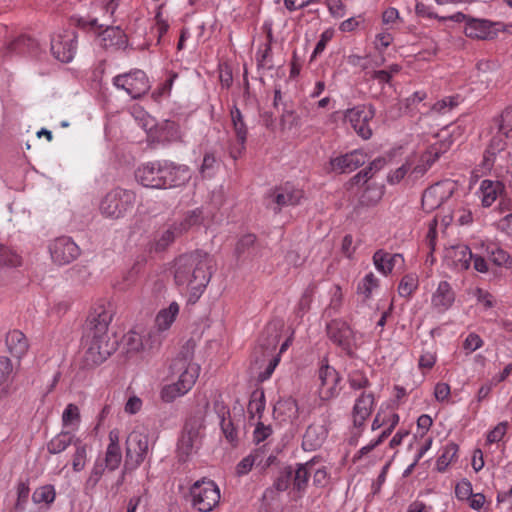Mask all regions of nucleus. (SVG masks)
<instances>
[{
	"label": "nucleus",
	"mask_w": 512,
	"mask_h": 512,
	"mask_svg": "<svg viewBox=\"0 0 512 512\" xmlns=\"http://www.w3.org/2000/svg\"><path fill=\"white\" fill-rule=\"evenodd\" d=\"M112 312L103 305L94 307L88 314L83 326L81 345L83 347V366L91 369L105 362L117 349V340L111 341L108 326Z\"/></svg>",
	"instance_id": "1"
},
{
	"label": "nucleus",
	"mask_w": 512,
	"mask_h": 512,
	"mask_svg": "<svg viewBox=\"0 0 512 512\" xmlns=\"http://www.w3.org/2000/svg\"><path fill=\"white\" fill-rule=\"evenodd\" d=\"M212 277V258L200 249L181 254L174 260V282L190 289L189 301L194 303L205 291Z\"/></svg>",
	"instance_id": "2"
},
{
	"label": "nucleus",
	"mask_w": 512,
	"mask_h": 512,
	"mask_svg": "<svg viewBox=\"0 0 512 512\" xmlns=\"http://www.w3.org/2000/svg\"><path fill=\"white\" fill-rule=\"evenodd\" d=\"M191 178L190 168L170 160L147 162L135 171L139 184L152 189H170L185 185Z\"/></svg>",
	"instance_id": "3"
},
{
	"label": "nucleus",
	"mask_w": 512,
	"mask_h": 512,
	"mask_svg": "<svg viewBox=\"0 0 512 512\" xmlns=\"http://www.w3.org/2000/svg\"><path fill=\"white\" fill-rule=\"evenodd\" d=\"M209 408V402L206 401L203 407H199L186 419L181 431V435L177 441V460L179 463L189 461L194 448L198 449V441L200 439V430L203 429L205 422V414Z\"/></svg>",
	"instance_id": "4"
},
{
	"label": "nucleus",
	"mask_w": 512,
	"mask_h": 512,
	"mask_svg": "<svg viewBox=\"0 0 512 512\" xmlns=\"http://www.w3.org/2000/svg\"><path fill=\"white\" fill-rule=\"evenodd\" d=\"M188 497L193 509L210 512L220 501V489L215 481L203 477L189 487Z\"/></svg>",
	"instance_id": "5"
},
{
	"label": "nucleus",
	"mask_w": 512,
	"mask_h": 512,
	"mask_svg": "<svg viewBox=\"0 0 512 512\" xmlns=\"http://www.w3.org/2000/svg\"><path fill=\"white\" fill-rule=\"evenodd\" d=\"M326 334L328 339L339 347L347 357L355 358L356 344L355 331L341 318L332 319L326 324Z\"/></svg>",
	"instance_id": "6"
},
{
	"label": "nucleus",
	"mask_w": 512,
	"mask_h": 512,
	"mask_svg": "<svg viewBox=\"0 0 512 512\" xmlns=\"http://www.w3.org/2000/svg\"><path fill=\"white\" fill-rule=\"evenodd\" d=\"M134 202V192L115 188L109 191L101 200L100 211L105 217L119 219L133 208Z\"/></svg>",
	"instance_id": "7"
},
{
	"label": "nucleus",
	"mask_w": 512,
	"mask_h": 512,
	"mask_svg": "<svg viewBox=\"0 0 512 512\" xmlns=\"http://www.w3.org/2000/svg\"><path fill=\"white\" fill-rule=\"evenodd\" d=\"M124 470L137 469L146 459L149 452V434L133 430L126 438Z\"/></svg>",
	"instance_id": "8"
},
{
	"label": "nucleus",
	"mask_w": 512,
	"mask_h": 512,
	"mask_svg": "<svg viewBox=\"0 0 512 512\" xmlns=\"http://www.w3.org/2000/svg\"><path fill=\"white\" fill-rule=\"evenodd\" d=\"M376 115V108L373 104H357L344 111L343 119L349 122L356 134L363 140L372 137L373 131L370 127L371 120Z\"/></svg>",
	"instance_id": "9"
},
{
	"label": "nucleus",
	"mask_w": 512,
	"mask_h": 512,
	"mask_svg": "<svg viewBox=\"0 0 512 512\" xmlns=\"http://www.w3.org/2000/svg\"><path fill=\"white\" fill-rule=\"evenodd\" d=\"M113 85L123 89L133 99H139L150 89L146 73L140 69H133L128 73L119 74L113 78Z\"/></svg>",
	"instance_id": "10"
},
{
	"label": "nucleus",
	"mask_w": 512,
	"mask_h": 512,
	"mask_svg": "<svg viewBox=\"0 0 512 512\" xmlns=\"http://www.w3.org/2000/svg\"><path fill=\"white\" fill-rule=\"evenodd\" d=\"M370 159V155L362 148L331 157L329 160V172L336 174H349L362 167Z\"/></svg>",
	"instance_id": "11"
},
{
	"label": "nucleus",
	"mask_w": 512,
	"mask_h": 512,
	"mask_svg": "<svg viewBox=\"0 0 512 512\" xmlns=\"http://www.w3.org/2000/svg\"><path fill=\"white\" fill-rule=\"evenodd\" d=\"M318 378L320 380V394L322 400L328 401L336 398L340 394L342 390L340 386L342 376L334 367L329 365L327 357H324L320 361Z\"/></svg>",
	"instance_id": "12"
},
{
	"label": "nucleus",
	"mask_w": 512,
	"mask_h": 512,
	"mask_svg": "<svg viewBox=\"0 0 512 512\" xmlns=\"http://www.w3.org/2000/svg\"><path fill=\"white\" fill-rule=\"evenodd\" d=\"M78 33L75 30H64L51 39V53L62 63L73 60L78 44Z\"/></svg>",
	"instance_id": "13"
},
{
	"label": "nucleus",
	"mask_w": 512,
	"mask_h": 512,
	"mask_svg": "<svg viewBox=\"0 0 512 512\" xmlns=\"http://www.w3.org/2000/svg\"><path fill=\"white\" fill-rule=\"evenodd\" d=\"M147 136L152 142L164 143L174 142L181 138L180 126L177 122L166 119L160 123L154 119L143 124Z\"/></svg>",
	"instance_id": "14"
},
{
	"label": "nucleus",
	"mask_w": 512,
	"mask_h": 512,
	"mask_svg": "<svg viewBox=\"0 0 512 512\" xmlns=\"http://www.w3.org/2000/svg\"><path fill=\"white\" fill-rule=\"evenodd\" d=\"M49 251L54 263L59 266L73 262L80 255V248L71 237L60 236L50 245Z\"/></svg>",
	"instance_id": "15"
},
{
	"label": "nucleus",
	"mask_w": 512,
	"mask_h": 512,
	"mask_svg": "<svg viewBox=\"0 0 512 512\" xmlns=\"http://www.w3.org/2000/svg\"><path fill=\"white\" fill-rule=\"evenodd\" d=\"M502 27L501 22L472 17L465 24L464 34L471 39L492 40L497 37Z\"/></svg>",
	"instance_id": "16"
},
{
	"label": "nucleus",
	"mask_w": 512,
	"mask_h": 512,
	"mask_svg": "<svg viewBox=\"0 0 512 512\" xmlns=\"http://www.w3.org/2000/svg\"><path fill=\"white\" fill-rule=\"evenodd\" d=\"M445 258L452 269L466 271L470 268L473 253L469 246L458 244L447 250Z\"/></svg>",
	"instance_id": "17"
},
{
	"label": "nucleus",
	"mask_w": 512,
	"mask_h": 512,
	"mask_svg": "<svg viewBox=\"0 0 512 512\" xmlns=\"http://www.w3.org/2000/svg\"><path fill=\"white\" fill-rule=\"evenodd\" d=\"M230 116L231 121L233 125V130L236 136L238 148L236 149L237 152L234 150L231 152V156L234 159H237V157L246 149V142H247V136H248V127L244 121L243 114L241 110L237 107L236 104L233 105V107L230 110Z\"/></svg>",
	"instance_id": "18"
},
{
	"label": "nucleus",
	"mask_w": 512,
	"mask_h": 512,
	"mask_svg": "<svg viewBox=\"0 0 512 512\" xmlns=\"http://www.w3.org/2000/svg\"><path fill=\"white\" fill-rule=\"evenodd\" d=\"M509 137L504 135L503 133L497 131V133L491 138L489 141L484 154H483V160L480 164L483 170L485 171H491L494 164L496 157L499 153L504 151L507 147V139Z\"/></svg>",
	"instance_id": "19"
},
{
	"label": "nucleus",
	"mask_w": 512,
	"mask_h": 512,
	"mask_svg": "<svg viewBox=\"0 0 512 512\" xmlns=\"http://www.w3.org/2000/svg\"><path fill=\"white\" fill-rule=\"evenodd\" d=\"M455 292L448 281H440L436 291L432 294L431 304L439 313L449 310L455 302Z\"/></svg>",
	"instance_id": "20"
},
{
	"label": "nucleus",
	"mask_w": 512,
	"mask_h": 512,
	"mask_svg": "<svg viewBox=\"0 0 512 512\" xmlns=\"http://www.w3.org/2000/svg\"><path fill=\"white\" fill-rule=\"evenodd\" d=\"M38 42L28 35H20L10 41L4 50V56L29 55L35 56L38 53Z\"/></svg>",
	"instance_id": "21"
},
{
	"label": "nucleus",
	"mask_w": 512,
	"mask_h": 512,
	"mask_svg": "<svg viewBox=\"0 0 512 512\" xmlns=\"http://www.w3.org/2000/svg\"><path fill=\"white\" fill-rule=\"evenodd\" d=\"M181 235L178 227L173 222L167 228L154 233L153 240L149 243V251L155 253L164 252L174 243L175 239Z\"/></svg>",
	"instance_id": "22"
},
{
	"label": "nucleus",
	"mask_w": 512,
	"mask_h": 512,
	"mask_svg": "<svg viewBox=\"0 0 512 512\" xmlns=\"http://www.w3.org/2000/svg\"><path fill=\"white\" fill-rule=\"evenodd\" d=\"M97 36L105 49L110 47L126 49L128 46L127 35L119 26H106L103 30L97 32Z\"/></svg>",
	"instance_id": "23"
},
{
	"label": "nucleus",
	"mask_w": 512,
	"mask_h": 512,
	"mask_svg": "<svg viewBox=\"0 0 512 512\" xmlns=\"http://www.w3.org/2000/svg\"><path fill=\"white\" fill-rule=\"evenodd\" d=\"M328 429L324 425L310 424L303 435L302 448L304 451H316L328 437Z\"/></svg>",
	"instance_id": "24"
},
{
	"label": "nucleus",
	"mask_w": 512,
	"mask_h": 512,
	"mask_svg": "<svg viewBox=\"0 0 512 512\" xmlns=\"http://www.w3.org/2000/svg\"><path fill=\"white\" fill-rule=\"evenodd\" d=\"M108 437L109 444L102 462L109 471H114L119 467L122 461V453L119 445V431L117 429L111 430Z\"/></svg>",
	"instance_id": "25"
},
{
	"label": "nucleus",
	"mask_w": 512,
	"mask_h": 512,
	"mask_svg": "<svg viewBox=\"0 0 512 512\" xmlns=\"http://www.w3.org/2000/svg\"><path fill=\"white\" fill-rule=\"evenodd\" d=\"M305 465L302 463H296L293 467V476L290 487V492L293 494V499H301L307 492L311 473L305 470Z\"/></svg>",
	"instance_id": "26"
},
{
	"label": "nucleus",
	"mask_w": 512,
	"mask_h": 512,
	"mask_svg": "<svg viewBox=\"0 0 512 512\" xmlns=\"http://www.w3.org/2000/svg\"><path fill=\"white\" fill-rule=\"evenodd\" d=\"M302 198L303 191L294 188L289 183H286L284 186L276 188L273 196V201L278 205V209H275V212L280 211V208L283 206L298 205Z\"/></svg>",
	"instance_id": "27"
},
{
	"label": "nucleus",
	"mask_w": 512,
	"mask_h": 512,
	"mask_svg": "<svg viewBox=\"0 0 512 512\" xmlns=\"http://www.w3.org/2000/svg\"><path fill=\"white\" fill-rule=\"evenodd\" d=\"M214 410L220 418V427L225 438L230 442L234 443L238 440L237 429L234 426L230 418V410L220 401L214 402Z\"/></svg>",
	"instance_id": "28"
},
{
	"label": "nucleus",
	"mask_w": 512,
	"mask_h": 512,
	"mask_svg": "<svg viewBox=\"0 0 512 512\" xmlns=\"http://www.w3.org/2000/svg\"><path fill=\"white\" fill-rule=\"evenodd\" d=\"M273 414L281 421H293L299 417V407L293 397L280 398L274 405Z\"/></svg>",
	"instance_id": "29"
},
{
	"label": "nucleus",
	"mask_w": 512,
	"mask_h": 512,
	"mask_svg": "<svg viewBox=\"0 0 512 512\" xmlns=\"http://www.w3.org/2000/svg\"><path fill=\"white\" fill-rule=\"evenodd\" d=\"M479 190L482 194V206L488 208L505 192V185L498 180L485 179L481 182Z\"/></svg>",
	"instance_id": "30"
},
{
	"label": "nucleus",
	"mask_w": 512,
	"mask_h": 512,
	"mask_svg": "<svg viewBox=\"0 0 512 512\" xmlns=\"http://www.w3.org/2000/svg\"><path fill=\"white\" fill-rule=\"evenodd\" d=\"M5 343L10 354L16 358L25 355L29 347L25 334L17 329L6 334Z\"/></svg>",
	"instance_id": "31"
},
{
	"label": "nucleus",
	"mask_w": 512,
	"mask_h": 512,
	"mask_svg": "<svg viewBox=\"0 0 512 512\" xmlns=\"http://www.w3.org/2000/svg\"><path fill=\"white\" fill-rule=\"evenodd\" d=\"M205 219L206 216L203 207H197L186 211L183 219L174 223L178 227L179 232L183 235L193 228H200L204 224Z\"/></svg>",
	"instance_id": "32"
},
{
	"label": "nucleus",
	"mask_w": 512,
	"mask_h": 512,
	"mask_svg": "<svg viewBox=\"0 0 512 512\" xmlns=\"http://www.w3.org/2000/svg\"><path fill=\"white\" fill-rule=\"evenodd\" d=\"M398 259L404 262L402 254H390L383 249L377 250L373 255L375 268L383 275H388L392 272Z\"/></svg>",
	"instance_id": "33"
},
{
	"label": "nucleus",
	"mask_w": 512,
	"mask_h": 512,
	"mask_svg": "<svg viewBox=\"0 0 512 512\" xmlns=\"http://www.w3.org/2000/svg\"><path fill=\"white\" fill-rule=\"evenodd\" d=\"M78 439L79 437H76L72 431L62 430L47 443V451L52 455L59 454L65 451L70 445L74 446Z\"/></svg>",
	"instance_id": "34"
},
{
	"label": "nucleus",
	"mask_w": 512,
	"mask_h": 512,
	"mask_svg": "<svg viewBox=\"0 0 512 512\" xmlns=\"http://www.w3.org/2000/svg\"><path fill=\"white\" fill-rule=\"evenodd\" d=\"M439 189V184H436L424 190L421 197V207L426 213L434 211L444 203L445 196Z\"/></svg>",
	"instance_id": "35"
},
{
	"label": "nucleus",
	"mask_w": 512,
	"mask_h": 512,
	"mask_svg": "<svg viewBox=\"0 0 512 512\" xmlns=\"http://www.w3.org/2000/svg\"><path fill=\"white\" fill-rule=\"evenodd\" d=\"M293 476V466L283 465L280 467L277 475L274 477L271 487L266 489V493L276 491L278 493L286 492L291 487Z\"/></svg>",
	"instance_id": "36"
},
{
	"label": "nucleus",
	"mask_w": 512,
	"mask_h": 512,
	"mask_svg": "<svg viewBox=\"0 0 512 512\" xmlns=\"http://www.w3.org/2000/svg\"><path fill=\"white\" fill-rule=\"evenodd\" d=\"M302 125L300 115L288 104L282 103V110L279 117V126L282 131L300 128Z\"/></svg>",
	"instance_id": "37"
},
{
	"label": "nucleus",
	"mask_w": 512,
	"mask_h": 512,
	"mask_svg": "<svg viewBox=\"0 0 512 512\" xmlns=\"http://www.w3.org/2000/svg\"><path fill=\"white\" fill-rule=\"evenodd\" d=\"M485 252L489 256L490 261L494 265L498 267H505L507 269L512 268L511 255L501 247L497 246L496 244H488L485 247Z\"/></svg>",
	"instance_id": "38"
},
{
	"label": "nucleus",
	"mask_w": 512,
	"mask_h": 512,
	"mask_svg": "<svg viewBox=\"0 0 512 512\" xmlns=\"http://www.w3.org/2000/svg\"><path fill=\"white\" fill-rule=\"evenodd\" d=\"M440 140L427 149V154L431 156L432 162H436L444 153H446L456 141L452 136L442 130L437 134Z\"/></svg>",
	"instance_id": "39"
},
{
	"label": "nucleus",
	"mask_w": 512,
	"mask_h": 512,
	"mask_svg": "<svg viewBox=\"0 0 512 512\" xmlns=\"http://www.w3.org/2000/svg\"><path fill=\"white\" fill-rule=\"evenodd\" d=\"M258 247L257 236L253 233L242 235L235 246V255L238 259L254 255Z\"/></svg>",
	"instance_id": "40"
},
{
	"label": "nucleus",
	"mask_w": 512,
	"mask_h": 512,
	"mask_svg": "<svg viewBox=\"0 0 512 512\" xmlns=\"http://www.w3.org/2000/svg\"><path fill=\"white\" fill-rule=\"evenodd\" d=\"M459 446L453 441L448 442L438 456L436 461V470L440 473L446 471L448 465L457 460Z\"/></svg>",
	"instance_id": "41"
},
{
	"label": "nucleus",
	"mask_w": 512,
	"mask_h": 512,
	"mask_svg": "<svg viewBox=\"0 0 512 512\" xmlns=\"http://www.w3.org/2000/svg\"><path fill=\"white\" fill-rule=\"evenodd\" d=\"M56 499V490L54 485L45 484L36 488L32 494V501L36 505H45L47 509L51 507Z\"/></svg>",
	"instance_id": "42"
},
{
	"label": "nucleus",
	"mask_w": 512,
	"mask_h": 512,
	"mask_svg": "<svg viewBox=\"0 0 512 512\" xmlns=\"http://www.w3.org/2000/svg\"><path fill=\"white\" fill-rule=\"evenodd\" d=\"M194 347L195 343L192 340L187 341L186 344L182 346L177 357L173 360L170 369L172 371H181L184 367L193 365L191 361L194 356Z\"/></svg>",
	"instance_id": "43"
},
{
	"label": "nucleus",
	"mask_w": 512,
	"mask_h": 512,
	"mask_svg": "<svg viewBox=\"0 0 512 512\" xmlns=\"http://www.w3.org/2000/svg\"><path fill=\"white\" fill-rule=\"evenodd\" d=\"M316 290L317 285L314 282L309 283V285L304 289L294 310L297 318L302 319L303 316L310 310Z\"/></svg>",
	"instance_id": "44"
},
{
	"label": "nucleus",
	"mask_w": 512,
	"mask_h": 512,
	"mask_svg": "<svg viewBox=\"0 0 512 512\" xmlns=\"http://www.w3.org/2000/svg\"><path fill=\"white\" fill-rule=\"evenodd\" d=\"M220 160L216 157L215 152L207 151L204 153L199 173L203 179H211L218 172Z\"/></svg>",
	"instance_id": "45"
},
{
	"label": "nucleus",
	"mask_w": 512,
	"mask_h": 512,
	"mask_svg": "<svg viewBox=\"0 0 512 512\" xmlns=\"http://www.w3.org/2000/svg\"><path fill=\"white\" fill-rule=\"evenodd\" d=\"M179 313V305L176 302H172L168 308L162 309L156 316V324L158 329L161 331L170 328L172 323L175 321L176 316Z\"/></svg>",
	"instance_id": "46"
},
{
	"label": "nucleus",
	"mask_w": 512,
	"mask_h": 512,
	"mask_svg": "<svg viewBox=\"0 0 512 512\" xmlns=\"http://www.w3.org/2000/svg\"><path fill=\"white\" fill-rule=\"evenodd\" d=\"M384 192V185L376 183L367 184L360 197V202L367 206H374L382 199Z\"/></svg>",
	"instance_id": "47"
},
{
	"label": "nucleus",
	"mask_w": 512,
	"mask_h": 512,
	"mask_svg": "<svg viewBox=\"0 0 512 512\" xmlns=\"http://www.w3.org/2000/svg\"><path fill=\"white\" fill-rule=\"evenodd\" d=\"M375 405V398L373 393L362 392L360 396L355 400L353 406V415H364L370 416Z\"/></svg>",
	"instance_id": "48"
},
{
	"label": "nucleus",
	"mask_w": 512,
	"mask_h": 512,
	"mask_svg": "<svg viewBox=\"0 0 512 512\" xmlns=\"http://www.w3.org/2000/svg\"><path fill=\"white\" fill-rule=\"evenodd\" d=\"M199 365H189L183 368L178 381L176 382L185 394L193 387L199 376Z\"/></svg>",
	"instance_id": "49"
},
{
	"label": "nucleus",
	"mask_w": 512,
	"mask_h": 512,
	"mask_svg": "<svg viewBox=\"0 0 512 512\" xmlns=\"http://www.w3.org/2000/svg\"><path fill=\"white\" fill-rule=\"evenodd\" d=\"M81 422V415L78 406L74 403H69L62 413V426L63 428H71L70 431L78 429Z\"/></svg>",
	"instance_id": "50"
},
{
	"label": "nucleus",
	"mask_w": 512,
	"mask_h": 512,
	"mask_svg": "<svg viewBox=\"0 0 512 512\" xmlns=\"http://www.w3.org/2000/svg\"><path fill=\"white\" fill-rule=\"evenodd\" d=\"M22 265V257L11 247L0 243V268H16Z\"/></svg>",
	"instance_id": "51"
},
{
	"label": "nucleus",
	"mask_w": 512,
	"mask_h": 512,
	"mask_svg": "<svg viewBox=\"0 0 512 512\" xmlns=\"http://www.w3.org/2000/svg\"><path fill=\"white\" fill-rule=\"evenodd\" d=\"M16 494L17 498L11 512H24L30 496L29 479L18 482L16 486Z\"/></svg>",
	"instance_id": "52"
},
{
	"label": "nucleus",
	"mask_w": 512,
	"mask_h": 512,
	"mask_svg": "<svg viewBox=\"0 0 512 512\" xmlns=\"http://www.w3.org/2000/svg\"><path fill=\"white\" fill-rule=\"evenodd\" d=\"M265 410V394L263 389H257L252 392L251 398L247 407L250 418L258 416L260 419Z\"/></svg>",
	"instance_id": "53"
},
{
	"label": "nucleus",
	"mask_w": 512,
	"mask_h": 512,
	"mask_svg": "<svg viewBox=\"0 0 512 512\" xmlns=\"http://www.w3.org/2000/svg\"><path fill=\"white\" fill-rule=\"evenodd\" d=\"M107 467L104 466L102 460L97 459L91 469L90 475L84 483V492L89 494L94 491L97 484L101 480L104 471Z\"/></svg>",
	"instance_id": "54"
},
{
	"label": "nucleus",
	"mask_w": 512,
	"mask_h": 512,
	"mask_svg": "<svg viewBox=\"0 0 512 512\" xmlns=\"http://www.w3.org/2000/svg\"><path fill=\"white\" fill-rule=\"evenodd\" d=\"M123 342L126 347L127 353H138L140 351H144L146 349L147 340L135 331H129L123 337Z\"/></svg>",
	"instance_id": "55"
},
{
	"label": "nucleus",
	"mask_w": 512,
	"mask_h": 512,
	"mask_svg": "<svg viewBox=\"0 0 512 512\" xmlns=\"http://www.w3.org/2000/svg\"><path fill=\"white\" fill-rule=\"evenodd\" d=\"M75 452L72 458V469L74 472H80L84 469L87 459V446L79 438L74 444Z\"/></svg>",
	"instance_id": "56"
},
{
	"label": "nucleus",
	"mask_w": 512,
	"mask_h": 512,
	"mask_svg": "<svg viewBox=\"0 0 512 512\" xmlns=\"http://www.w3.org/2000/svg\"><path fill=\"white\" fill-rule=\"evenodd\" d=\"M508 426L509 424L507 421L499 422L492 430L487 433L485 445H491L494 443L499 444L502 442V449H504L505 442L503 441V438L507 433Z\"/></svg>",
	"instance_id": "57"
},
{
	"label": "nucleus",
	"mask_w": 512,
	"mask_h": 512,
	"mask_svg": "<svg viewBox=\"0 0 512 512\" xmlns=\"http://www.w3.org/2000/svg\"><path fill=\"white\" fill-rule=\"evenodd\" d=\"M418 288V277L415 274H406L398 285V293L401 297L409 298Z\"/></svg>",
	"instance_id": "58"
},
{
	"label": "nucleus",
	"mask_w": 512,
	"mask_h": 512,
	"mask_svg": "<svg viewBox=\"0 0 512 512\" xmlns=\"http://www.w3.org/2000/svg\"><path fill=\"white\" fill-rule=\"evenodd\" d=\"M413 161L407 158L405 162L395 170H391L386 177V181L389 185L399 184L405 176L410 172Z\"/></svg>",
	"instance_id": "59"
},
{
	"label": "nucleus",
	"mask_w": 512,
	"mask_h": 512,
	"mask_svg": "<svg viewBox=\"0 0 512 512\" xmlns=\"http://www.w3.org/2000/svg\"><path fill=\"white\" fill-rule=\"evenodd\" d=\"M379 286V279L372 273H368L358 283L357 292L364 295L365 299H369L372 295L373 289Z\"/></svg>",
	"instance_id": "60"
},
{
	"label": "nucleus",
	"mask_w": 512,
	"mask_h": 512,
	"mask_svg": "<svg viewBox=\"0 0 512 512\" xmlns=\"http://www.w3.org/2000/svg\"><path fill=\"white\" fill-rule=\"evenodd\" d=\"M260 455V453H250L246 457H244L237 465H236V475L241 477L244 475H247L252 467L260 466L261 461L257 462V457Z\"/></svg>",
	"instance_id": "61"
},
{
	"label": "nucleus",
	"mask_w": 512,
	"mask_h": 512,
	"mask_svg": "<svg viewBox=\"0 0 512 512\" xmlns=\"http://www.w3.org/2000/svg\"><path fill=\"white\" fill-rule=\"evenodd\" d=\"M388 163L386 156H378L372 161L368 162V165L361 169L366 176V179L371 180L378 172H380Z\"/></svg>",
	"instance_id": "62"
},
{
	"label": "nucleus",
	"mask_w": 512,
	"mask_h": 512,
	"mask_svg": "<svg viewBox=\"0 0 512 512\" xmlns=\"http://www.w3.org/2000/svg\"><path fill=\"white\" fill-rule=\"evenodd\" d=\"M178 77L177 73L171 72L168 78L162 82L157 89H155L152 93V98L155 101H160L161 98L165 96H169L172 90L173 83L175 79Z\"/></svg>",
	"instance_id": "63"
},
{
	"label": "nucleus",
	"mask_w": 512,
	"mask_h": 512,
	"mask_svg": "<svg viewBox=\"0 0 512 512\" xmlns=\"http://www.w3.org/2000/svg\"><path fill=\"white\" fill-rule=\"evenodd\" d=\"M348 382L353 390H360L370 387L371 382L361 370L352 371L348 376Z\"/></svg>",
	"instance_id": "64"
}]
</instances>
